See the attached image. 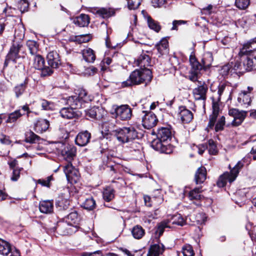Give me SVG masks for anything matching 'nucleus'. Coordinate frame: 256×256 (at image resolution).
<instances>
[{
  "label": "nucleus",
  "instance_id": "nucleus-1",
  "mask_svg": "<svg viewBox=\"0 0 256 256\" xmlns=\"http://www.w3.org/2000/svg\"><path fill=\"white\" fill-rule=\"evenodd\" d=\"M152 72L150 69H136L130 74L128 79L122 82L121 86L124 88L142 83L147 84L152 80Z\"/></svg>",
  "mask_w": 256,
  "mask_h": 256
},
{
  "label": "nucleus",
  "instance_id": "nucleus-2",
  "mask_svg": "<svg viewBox=\"0 0 256 256\" xmlns=\"http://www.w3.org/2000/svg\"><path fill=\"white\" fill-rule=\"evenodd\" d=\"M239 60L232 62L233 68L232 70L234 74H242L246 72L252 70L256 66V56L240 54Z\"/></svg>",
  "mask_w": 256,
  "mask_h": 256
},
{
  "label": "nucleus",
  "instance_id": "nucleus-3",
  "mask_svg": "<svg viewBox=\"0 0 256 256\" xmlns=\"http://www.w3.org/2000/svg\"><path fill=\"white\" fill-rule=\"evenodd\" d=\"M186 224V220L179 214L170 216L166 220L160 222L156 230V234L160 236L162 234L164 228H172L174 225L183 226Z\"/></svg>",
  "mask_w": 256,
  "mask_h": 256
},
{
  "label": "nucleus",
  "instance_id": "nucleus-4",
  "mask_svg": "<svg viewBox=\"0 0 256 256\" xmlns=\"http://www.w3.org/2000/svg\"><path fill=\"white\" fill-rule=\"evenodd\" d=\"M219 108L216 104H214L212 105V112L210 116L209 122L206 130L208 132L211 130H214L216 132L222 131L224 129L225 125V117L222 116L216 121L218 115Z\"/></svg>",
  "mask_w": 256,
  "mask_h": 256
},
{
  "label": "nucleus",
  "instance_id": "nucleus-5",
  "mask_svg": "<svg viewBox=\"0 0 256 256\" xmlns=\"http://www.w3.org/2000/svg\"><path fill=\"white\" fill-rule=\"evenodd\" d=\"M113 135L120 144L129 142L138 137V133L133 127H124L113 131Z\"/></svg>",
  "mask_w": 256,
  "mask_h": 256
},
{
  "label": "nucleus",
  "instance_id": "nucleus-6",
  "mask_svg": "<svg viewBox=\"0 0 256 256\" xmlns=\"http://www.w3.org/2000/svg\"><path fill=\"white\" fill-rule=\"evenodd\" d=\"M112 118H119L122 120H128L132 116V109L128 104L120 106L114 105L110 110Z\"/></svg>",
  "mask_w": 256,
  "mask_h": 256
},
{
  "label": "nucleus",
  "instance_id": "nucleus-7",
  "mask_svg": "<svg viewBox=\"0 0 256 256\" xmlns=\"http://www.w3.org/2000/svg\"><path fill=\"white\" fill-rule=\"evenodd\" d=\"M156 136L158 139L152 142V146L154 149L158 150L163 146L162 142H167L171 139L172 131L169 128H162L158 130Z\"/></svg>",
  "mask_w": 256,
  "mask_h": 256
},
{
  "label": "nucleus",
  "instance_id": "nucleus-8",
  "mask_svg": "<svg viewBox=\"0 0 256 256\" xmlns=\"http://www.w3.org/2000/svg\"><path fill=\"white\" fill-rule=\"evenodd\" d=\"M190 62L192 66L189 73V79L195 82L198 81L200 76V71L204 68L202 64H201L196 59L194 56L190 55Z\"/></svg>",
  "mask_w": 256,
  "mask_h": 256
},
{
  "label": "nucleus",
  "instance_id": "nucleus-9",
  "mask_svg": "<svg viewBox=\"0 0 256 256\" xmlns=\"http://www.w3.org/2000/svg\"><path fill=\"white\" fill-rule=\"evenodd\" d=\"M21 40H17L16 38L13 40L12 44L10 48V52L6 56L4 62V66H6L10 61L16 62L17 58H20L19 52L22 47Z\"/></svg>",
  "mask_w": 256,
  "mask_h": 256
},
{
  "label": "nucleus",
  "instance_id": "nucleus-10",
  "mask_svg": "<svg viewBox=\"0 0 256 256\" xmlns=\"http://www.w3.org/2000/svg\"><path fill=\"white\" fill-rule=\"evenodd\" d=\"M33 66L36 69L41 70L40 75L43 77L49 76L54 72L48 66H44V60L39 54L34 56Z\"/></svg>",
  "mask_w": 256,
  "mask_h": 256
},
{
  "label": "nucleus",
  "instance_id": "nucleus-11",
  "mask_svg": "<svg viewBox=\"0 0 256 256\" xmlns=\"http://www.w3.org/2000/svg\"><path fill=\"white\" fill-rule=\"evenodd\" d=\"M197 82L198 84L192 90L194 98L196 100H203L204 104L206 99V93L208 90V86L204 82H202L198 80Z\"/></svg>",
  "mask_w": 256,
  "mask_h": 256
},
{
  "label": "nucleus",
  "instance_id": "nucleus-12",
  "mask_svg": "<svg viewBox=\"0 0 256 256\" xmlns=\"http://www.w3.org/2000/svg\"><path fill=\"white\" fill-rule=\"evenodd\" d=\"M246 114L247 112L246 111H240L236 108H232L229 109L228 114L234 118L232 122V125L233 126H240L245 119Z\"/></svg>",
  "mask_w": 256,
  "mask_h": 256
},
{
  "label": "nucleus",
  "instance_id": "nucleus-13",
  "mask_svg": "<svg viewBox=\"0 0 256 256\" xmlns=\"http://www.w3.org/2000/svg\"><path fill=\"white\" fill-rule=\"evenodd\" d=\"M145 112L146 114L142 120V124L145 128L150 129L156 126L158 119L153 112L146 111Z\"/></svg>",
  "mask_w": 256,
  "mask_h": 256
},
{
  "label": "nucleus",
  "instance_id": "nucleus-14",
  "mask_svg": "<svg viewBox=\"0 0 256 256\" xmlns=\"http://www.w3.org/2000/svg\"><path fill=\"white\" fill-rule=\"evenodd\" d=\"M47 61L50 68H57L61 64L59 54L56 51H52L47 55Z\"/></svg>",
  "mask_w": 256,
  "mask_h": 256
},
{
  "label": "nucleus",
  "instance_id": "nucleus-15",
  "mask_svg": "<svg viewBox=\"0 0 256 256\" xmlns=\"http://www.w3.org/2000/svg\"><path fill=\"white\" fill-rule=\"evenodd\" d=\"M60 116L64 118L72 119L80 116V112L71 108H64L60 111Z\"/></svg>",
  "mask_w": 256,
  "mask_h": 256
},
{
  "label": "nucleus",
  "instance_id": "nucleus-16",
  "mask_svg": "<svg viewBox=\"0 0 256 256\" xmlns=\"http://www.w3.org/2000/svg\"><path fill=\"white\" fill-rule=\"evenodd\" d=\"M91 134L87 130L78 133L76 138V144L81 146H86L90 142Z\"/></svg>",
  "mask_w": 256,
  "mask_h": 256
},
{
  "label": "nucleus",
  "instance_id": "nucleus-17",
  "mask_svg": "<svg viewBox=\"0 0 256 256\" xmlns=\"http://www.w3.org/2000/svg\"><path fill=\"white\" fill-rule=\"evenodd\" d=\"M64 172L66 176L67 180L70 181L75 177L78 178V171L72 166L71 162H67V164L63 166Z\"/></svg>",
  "mask_w": 256,
  "mask_h": 256
},
{
  "label": "nucleus",
  "instance_id": "nucleus-18",
  "mask_svg": "<svg viewBox=\"0 0 256 256\" xmlns=\"http://www.w3.org/2000/svg\"><path fill=\"white\" fill-rule=\"evenodd\" d=\"M178 116L184 123H188L193 118V114L192 112L183 106L179 108Z\"/></svg>",
  "mask_w": 256,
  "mask_h": 256
},
{
  "label": "nucleus",
  "instance_id": "nucleus-19",
  "mask_svg": "<svg viewBox=\"0 0 256 256\" xmlns=\"http://www.w3.org/2000/svg\"><path fill=\"white\" fill-rule=\"evenodd\" d=\"M164 250V246L162 244H154L150 246L147 256H162Z\"/></svg>",
  "mask_w": 256,
  "mask_h": 256
},
{
  "label": "nucleus",
  "instance_id": "nucleus-20",
  "mask_svg": "<svg viewBox=\"0 0 256 256\" xmlns=\"http://www.w3.org/2000/svg\"><path fill=\"white\" fill-rule=\"evenodd\" d=\"M254 50H256V40H252L244 45L240 50L239 54H240L252 56L250 53Z\"/></svg>",
  "mask_w": 256,
  "mask_h": 256
},
{
  "label": "nucleus",
  "instance_id": "nucleus-21",
  "mask_svg": "<svg viewBox=\"0 0 256 256\" xmlns=\"http://www.w3.org/2000/svg\"><path fill=\"white\" fill-rule=\"evenodd\" d=\"M39 209L40 212L44 214H49L52 213L54 210L53 202L49 200L40 202Z\"/></svg>",
  "mask_w": 256,
  "mask_h": 256
},
{
  "label": "nucleus",
  "instance_id": "nucleus-22",
  "mask_svg": "<svg viewBox=\"0 0 256 256\" xmlns=\"http://www.w3.org/2000/svg\"><path fill=\"white\" fill-rule=\"evenodd\" d=\"M76 148L73 146H68L62 151V154L67 162H71L76 156Z\"/></svg>",
  "mask_w": 256,
  "mask_h": 256
},
{
  "label": "nucleus",
  "instance_id": "nucleus-23",
  "mask_svg": "<svg viewBox=\"0 0 256 256\" xmlns=\"http://www.w3.org/2000/svg\"><path fill=\"white\" fill-rule=\"evenodd\" d=\"M73 22L80 27L87 26L90 23V18L88 15L82 14L74 18Z\"/></svg>",
  "mask_w": 256,
  "mask_h": 256
},
{
  "label": "nucleus",
  "instance_id": "nucleus-24",
  "mask_svg": "<svg viewBox=\"0 0 256 256\" xmlns=\"http://www.w3.org/2000/svg\"><path fill=\"white\" fill-rule=\"evenodd\" d=\"M206 178V170L204 166L199 168L195 174L194 180L196 183L201 184L203 183Z\"/></svg>",
  "mask_w": 256,
  "mask_h": 256
},
{
  "label": "nucleus",
  "instance_id": "nucleus-25",
  "mask_svg": "<svg viewBox=\"0 0 256 256\" xmlns=\"http://www.w3.org/2000/svg\"><path fill=\"white\" fill-rule=\"evenodd\" d=\"M151 60L150 56L145 54H142L136 61V64L141 68H147L146 67L150 66Z\"/></svg>",
  "mask_w": 256,
  "mask_h": 256
},
{
  "label": "nucleus",
  "instance_id": "nucleus-26",
  "mask_svg": "<svg viewBox=\"0 0 256 256\" xmlns=\"http://www.w3.org/2000/svg\"><path fill=\"white\" fill-rule=\"evenodd\" d=\"M57 230L61 233L62 235H67L72 234L74 232H75L76 230H73L74 228L72 226H70L67 222H62L58 224L57 226Z\"/></svg>",
  "mask_w": 256,
  "mask_h": 256
},
{
  "label": "nucleus",
  "instance_id": "nucleus-27",
  "mask_svg": "<svg viewBox=\"0 0 256 256\" xmlns=\"http://www.w3.org/2000/svg\"><path fill=\"white\" fill-rule=\"evenodd\" d=\"M238 100L240 104L244 106L250 105L252 101L250 93L245 91L242 92L238 95Z\"/></svg>",
  "mask_w": 256,
  "mask_h": 256
},
{
  "label": "nucleus",
  "instance_id": "nucleus-28",
  "mask_svg": "<svg viewBox=\"0 0 256 256\" xmlns=\"http://www.w3.org/2000/svg\"><path fill=\"white\" fill-rule=\"evenodd\" d=\"M66 103L74 109H78L82 108V102L76 97V95L68 97L66 99Z\"/></svg>",
  "mask_w": 256,
  "mask_h": 256
},
{
  "label": "nucleus",
  "instance_id": "nucleus-29",
  "mask_svg": "<svg viewBox=\"0 0 256 256\" xmlns=\"http://www.w3.org/2000/svg\"><path fill=\"white\" fill-rule=\"evenodd\" d=\"M50 126L49 122L45 119H40L36 122L34 125L35 131L37 132L42 133L46 131Z\"/></svg>",
  "mask_w": 256,
  "mask_h": 256
},
{
  "label": "nucleus",
  "instance_id": "nucleus-30",
  "mask_svg": "<svg viewBox=\"0 0 256 256\" xmlns=\"http://www.w3.org/2000/svg\"><path fill=\"white\" fill-rule=\"evenodd\" d=\"M158 52L160 55L166 54L168 52V42L166 38H162L156 46Z\"/></svg>",
  "mask_w": 256,
  "mask_h": 256
},
{
  "label": "nucleus",
  "instance_id": "nucleus-31",
  "mask_svg": "<svg viewBox=\"0 0 256 256\" xmlns=\"http://www.w3.org/2000/svg\"><path fill=\"white\" fill-rule=\"evenodd\" d=\"M232 175L230 172H224L219 178L217 182V185L220 188L224 187L226 185L227 182H229L231 183L234 181L232 180Z\"/></svg>",
  "mask_w": 256,
  "mask_h": 256
},
{
  "label": "nucleus",
  "instance_id": "nucleus-32",
  "mask_svg": "<svg viewBox=\"0 0 256 256\" xmlns=\"http://www.w3.org/2000/svg\"><path fill=\"white\" fill-rule=\"evenodd\" d=\"M84 59L88 62H93L96 59V55L94 51L90 48H86L82 51Z\"/></svg>",
  "mask_w": 256,
  "mask_h": 256
},
{
  "label": "nucleus",
  "instance_id": "nucleus-33",
  "mask_svg": "<svg viewBox=\"0 0 256 256\" xmlns=\"http://www.w3.org/2000/svg\"><path fill=\"white\" fill-rule=\"evenodd\" d=\"M96 14L104 18H106L114 16L115 12L112 8H102L97 10Z\"/></svg>",
  "mask_w": 256,
  "mask_h": 256
},
{
  "label": "nucleus",
  "instance_id": "nucleus-34",
  "mask_svg": "<svg viewBox=\"0 0 256 256\" xmlns=\"http://www.w3.org/2000/svg\"><path fill=\"white\" fill-rule=\"evenodd\" d=\"M28 81V78H26L22 83L18 84L14 88V91L17 98H18L24 94L27 87Z\"/></svg>",
  "mask_w": 256,
  "mask_h": 256
},
{
  "label": "nucleus",
  "instance_id": "nucleus-35",
  "mask_svg": "<svg viewBox=\"0 0 256 256\" xmlns=\"http://www.w3.org/2000/svg\"><path fill=\"white\" fill-rule=\"evenodd\" d=\"M115 190L111 187L106 188L102 192V196L104 201L110 202L114 198Z\"/></svg>",
  "mask_w": 256,
  "mask_h": 256
},
{
  "label": "nucleus",
  "instance_id": "nucleus-36",
  "mask_svg": "<svg viewBox=\"0 0 256 256\" xmlns=\"http://www.w3.org/2000/svg\"><path fill=\"white\" fill-rule=\"evenodd\" d=\"M79 220V218L78 216V214L76 212H70L69 214L66 217V220L68 224H69L70 226H72V227L76 230V225Z\"/></svg>",
  "mask_w": 256,
  "mask_h": 256
},
{
  "label": "nucleus",
  "instance_id": "nucleus-37",
  "mask_svg": "<svg viewBox=\"0 0 256 256\" xmlns=\"http://www.w3.org/2000/svg\"><path fill=\"white\" fill-rule=\"evenodd\" d=\"M133 237L137 240L142 238L145 234L144 230L140 225H136L132 230Z\"/></svg>",
  "mask_w": 256,
  "mask_h": 256
},
{
  "label": "nucleus",
  "instance_id": "nucleus-38",
  "mask_svg": "<svg viewBox=\"0 0 256 256\" xmlns=\"http://www.w3.org/2000/svg\"><path fill=\"white\" fill-rule=\"evenodd\" d=\"M12 251L10 244L2 239H0V254L4 256H7Z\"/></svg>",
  "mask_w": 256,
  "mask_h": 256
},
{
  "label": "nucleus",
  "instance_id": "nucleus-39",
  "mask_svg": "<svg viewBox=\"0 0 256 256\" xmlns=\"http://www.w3.org/2000/svg\"><path fill=\"white\" fill-rule=\"evenodd\" d=\"M212 62L213 56L212 54L210 52H206L202 59L204 68L206 69L210 68L212 66Z\"/></svg>",
  "mask_w": 256,
  "mask_h": 256
},
{
  "label": "nucleus",
  "instance_id": "nucleus-40",
  "mask_svg": "<svg viewBox=\"0 0 256 256\" xmlns=\"http://www.w3.org/2000/svg\"><path fill=\"white\" fill-rule=\"evenodd\" d=\"M244 161L240 160L236 164L231 170L230 174L232 175V180H234L237 177L240 170L243 168L244 166Z\"/></svg>",
  "mask_w": 256,
  "mask_h": 256
},
{
  "label": "nucleus",
  "instance_id": "nucleus-41",
  "mask_svg": "<svg viewBox=\"0 0 256 256\" xmlns=\"http://www.w3.org/2000/svg\"><path fill=\"white\" fill-rule=\"evenodd\" d=\"M40 140V137L31 130L25 134V142L28 143H35Z\"/></svg>",
  "mask_w": 256,
  "mask_h": 256
},
{
  "label": "nucleus",
  "instance_id": "nucleus-42",
  "mask_svg": "<svg viewBox=\"0 0 256 256\" xmlns=\"http://www.w3.org/2000/svg\"><path fill=\"white\" fill-rule=\"evenodd\" d=\"M82 206L86 210H92L96 208V202L92 197L90 196L86 199L82 204Z\"/></svg>",
  "mask_w": 256,
  "mask_h": 256
},
{
  "label": "nucleus",
  "instance_id": "nucleus-43",
  "mask_svg": "<svg viewBox=\"0 0 256 256\" xmlns=\"http://www.w3.org/2000/svg\"><path fill=\"white\" fill-rule=\"evenodd\" d=\"M76 97L78 98V100H80V101L82 102V106L86 102H88L89 101L91 100L90 98L87 96V93L86 90L81 89L78 90V93L76 94Z\"/></svg>",
  "mask_w": 256,
  "mask_h": 256
},
{
  "label": "nucleus",
  "instance_id": "nucleus-44",
  "mask_svg": "<svg viewBox=\"0 0 256 256\" xmlns=\"http://www.w3.org/2000/svg\"><path fill=\"white\" fill-rule=\"evenodd\" d=\"M147 22L148 26L150 29L154 30L156 32H158L160 30L161 27L159 23L152 19L151 17L148 16V18Z\"/></svg>",
  "mask_w": 256,
  "mask_h": 256
},
{
  "label": "nucleus",
  "instance_id": "nucleus-45",
  "mask_svg": "<svg viewBox=\"0 0 256 256\" xmlns=\"http://www.w3.org/2000/svg\"><path fill=\"white\" fill-rule=\"evenodd\" d=\"M190 219L193 220L194 222L197 224H202L206 220V216L204 213H198L196 214L191 216Z\"/></svg>",
  "mask_w": 256,
  "mask_h": 256
},
{
  "label": "nucleus",
  "instance_id": "nucleus-46",
  "mask_svg": "<svg viewBox=\"0 0 256 256\" xmlns=\"http://www.w3.org/2000/svg\"><path fill=\"white\" fill-rule=\"evenodd\" d=\"M40 105L42 109L45 110H53L55 107L54 102L44 99L40 100Z\"/></svg>",
  "mask_w": 256,
  "mask_h": 256
},
{
  "label": "nucleus",
  "instance_id": "nucleus-47",
  "mask_svg": "<svg viewBox=\"0 0 256 256\" xmlns=\"http://www.w3.org/2000/svg\"><path fill=\"white\" fill-rule=\"evenodd\" d=\"M206 149L210 154L216 155L218 152L216 145L212 139L208 140Z\"/></svg>",
  "mask_w": 256,
  "mask_h": 256
},
{
  "label": "nucleus",
  "instance_id": "nucleus-48",
  "mask_svg": "<svg viewBox=\"0 0 256 256\" xmlns=\"http://www.w3.org/2000/svg\"><path fill=\"white\" fill-rule=\"evenodd\" d=\"M200 188H196L189 192L188 196L190 200H200L202 196L200 194Z\"/></svg>",
  "mask_w": 256,
  "mask_h": 256
},
{
  "label": "nucleus",
  "instance_id": "nucleus-49",
  "mask_svg": "<svg viewBox=\"0 0 256 256\" xmlns=\"http://www.w3.org/2000/svg\"><path fill=\"white\" fill-rule=\"evenodd\" d=\"M24 114H22L20 112V110H16L13 112L10 113L8 118L6 120V122H15L19 118Z\"/></svg>",
  "mask_w": 256,
  "mask_h": 256
},
{
  "label": "nucleus",
  "instance_id": "nucleus-50",
  "mask_svg": "<svg viewBox=\"0 0 256 256\" xmlns=\"http://www.w3.org/2000/svg\"><path fill=\"white\" fill-rule=\"evenodd\" d=\"M233 68L232 62L230 63H228L224 66L221 70H220V74L223 76H226L228 75V74L230 73L231 74H234V72L232 70Z\"/></svg>",
  "mask_w": 256,
  "mask_h": 256
},
{
  "label": "nucleus",
  "instance_id": "nucleus-51",
  "mask_svg": "<svg viewBox=\"0 0 256 256\" xmlns=\"http://www.w3.org/2000/svg\"><path fill=\"white\" fill-rule=\"evenodd\" d=\"M26 46L29 49L30 53L32 55H34L36 54L38 49V44L36 41L28 40L26 42Z\"/></svg>",
  "mask_w": 256,
  "mask_h": 256
},
{
  "label": "nucleus",
  "instance_id": "nucleus-52",
  "mask_svg": "<svg viewBox=\"0 0 256 256\" xmlns=\"http://www.w3.org/2000/svg\"><path fill=\"white\" fill-rule=\"evenodd\" d=\"M182 253L184 256H194V252L192 246L189 244L184 245L182 248Z\"/></svg>",
  "mask_w": 256,
  "mask_h": 256
},
{
  "label": "nucleus",
  "instance_id": "nucleus-53",
  "mask_svg": "<svg viewBox=\"0 0 256 256\" xmlns=\"http://www.w3.org/2000/svg\"><path fill=\"white\" fill-rule=\"evenodd\" d=\"M250 4V0H236L235 6L240 10H246Z\"/></svg>",
  "mask_w": 256,
  "mask_h": 256
},
{
  "label": "nucleus",
  "instance_id": "nucleus-54",
  "mask_svg": "<svg viewBox=\"0 0 256 256\" xmlns=\"http://www.w3.org/2000/svg\"><path fill=\"white\" fill-rule=\"evenodd\" d=\"M29 4L27 0H20L18 4V8L22 12L28 10Z\"/></svg>",
  "mask_w": 256,
  "mask_h": 256
},
{
  "label": "nucleus",
  "instance_id": "nucleus-55",
  "mask_svg": "<svg viewBox=\"0 0 256 256\" xmlns=\"http://www.w3.org/2000/svg\"><path fill=\"white\" fill-rule=\"evenodd\" d=\"M128 2V6L130 10H136L140 4L142 0H126Z\"/></svg>",
  "mask_w": 256,
  "mask_h": 256
},
{
  "label": "nucleus",
  "instance_id": "nucleus-56",
  "mask_svg": "<svg viewBox=\"0 0 256 256\" xmlns=\"http://www.w3.org/2000/svg\"><path fill=\"white\" fill-rule=\"evenodd\" d=\"M52 180V176H48L46 179H39L37 180V184H40L42 186L50 187V183Z\"/></svg>",
  "mask_w": 256,
  "mask_h": 256
},
{
  "label": "nucleus",
  "instance_id": "nucleus-57",
  "mask_svg": "<svg viewBox=\"0 0 256 256\" xmlns=\"http://www.w3.org/2000/svg\"><path fill=\"white\" fill-rule=\"evenodd\" d=\"M214 8L213 6L209 4L207 6L202 8L201 10V13L202 14L210 15L214 12Z\"/></svg>",
  "mask_w": 256,
  "mask_h": 256
},
{
  "label": "nucleus",
  "instance_id": "nucleus-58",
  "mask_svg": "<svg viewBox=\"0 0 256 256\" xmlns=\"http://www.w3.org/2000/svg\"><path fill=\"white\" fill-rule=\"evenodd\" d=\"M22 168H15L13 170L12 176L11 177V180L12 181H16L20 176V170H22Z\"/></svg>",
  "mask_w": 256,
  "mask_h": 256
},
{
  "label": "nucleus",
  "instance_id": "nucleus-59",
  "mask_svg": "<svg viewBox=\"0 0 256 256\" xmlns=\"http://www.w3.org/2000/svg\"><path fill=\"white\" fill-rule=\"evenodd\" d=\"M86 115L87 117L91 118H95L96 116V112L95 108H92L85 110Z\"/></svg>",
  "mask_w": 256,
  "mask_h": 256
},
{
  "label": "nucleus",
  "instance_id": "nucleus-60",
  "mask_svg": "<svg viewBox=\"0 0 256 256\" xmlns=\"http://www.w3.org/2000/svg\"><path fill=\"white\" fill-rule=\"evenodd\" d=\"M166 0H152V4L154 8H160L165 4Z\"/></svg>",
  "mask_w": 256,
  "mask_h": 256
},
{
  "label": "nucleus",
  "instance_id": "nucleus-61",
  "mask_svg": "<svg viewBox=\"0 0 256 256\" xmlns=\"http://www.w3.org/2000/svg\"><path fill=\"white\" fill-rule=\"evenodd\" d=\"M186 23V21L183 20H174L172 22V30H177L178 26L180 24H185Z\"/></svg>",
  "mask_w": 256,
  "mask_h": 256
},
{
  "label": "nucleus",
  "instance_id": "nucleus-62",
  "mask_svg": "<svg viewBox=\"0 0 256 256\" xmlns=\"http://www.w3.org/2000/svg\"><path fill=\"white\" fill-rule=\"evenodd\" d=\"M100 255H103L101 250H96L94 252H84L81 254L82 256H98Z\"/></svg>",
  "mask_w": 256,
  "mask_h": 256
},
{
  "label": "nucleus",
  "instance_id": "nucleus-63",
  "mask_svg": "<svg viewBox=\"0 0 256 256\" xmlns=\"http://www.w3.org/2000/svg\"><path fill=\"white\" fill-rule=\"evenodd\" d=\"M0 142L2 144L8 145L10 144L11 141L10 140L8 136L2 135L0 136Z\"/></svg>",
  "mask_w": 256,
  "mask_h": 256
},
{
  "label": "nucleus",
  "instance_id": "nucleus-64",
  "mask_svg": "<svg viewBox=\"0 0 256 256\" xmlns=\"http://www.w3.org/2000/svg\"><path fill=\"white\" fill-rule=\"evenodd\" d=\"M232 42V40L228 36H226L221 40V42L224 46H229Z\"/></svg>",
  "mask_w": 256,
  "mask_h": 256
}]
</instances>
